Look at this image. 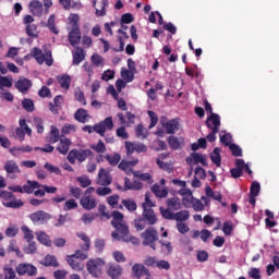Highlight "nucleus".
I'll use <instances>...</instances> for the list:
<instances>
[{"mask_svg": "<svg viewBox=\"0 0 279 279\" xmlns=\"http://www.w3.org/2000/svg\"><path fill=\"white\" fill-rule=\"evenodd\" d=\"M29 56L34 58L39 65H43L44 62L47 66H51L53 64L51 50H45L44 54L40 48H33L29 52Z\"/></svg>", "mask_w": 279, "mask_h": 279, "instance_id": "nucleus-1", "label": "nucleus"}, {"mask_svg": "<svg viewBox=\"0 0 279 279\" xmlns=\"http://www.w3.org/2000/svg\"><path fill=\"white\" fill-rule=\"evenodd\" d=\"M0 198L4 201H10L11 202H3L2 205L7 208H13V209H19L25 205V203L21 199H16V196L12 194L11 192L0 190Z\"/></svg>", "mask_w": 279, "mask_h": 279, "instance_id": "nucleus-2", "label": "nucleus"}, {"mask_svg": "<svg viewBox=\"0 0 279 279\" xmlns=\"http://www.w3.org/2000/svg\"><path fill=\"white\" fill-rule=\"evenodd\" d=\"M105 262L100 258L89 259L86 263L88 274L94 278H99L102 275Z\"/></svg>", "mask_w": 279, "mask_h": 279, "instance_id": "nucleus-3", "label": "nucleus"}, {"mask_svg": "<svg viewBox=\"0 0 279 279\" xmlns=\"http://www.w3.org/2000/svg\"><path fill=\"white\" fill-rule=\"evenodd\" d=\"M92 155L93 153L89 149H72L66 159L71 165H75L76 160L82 163Z\"/></svg>", "mask_w": 279, "mask_h": 279, "instance_id": "nucleus-4", "label": "nucleus"}, {"mask_svg": "<svg viewBox=\"0 0 279 279\" xmlns=\"http://www.w3.org/2000/svg\"><path fill=\"white\" fill-rule=\"evenodd\" d=\"M142 239H143V245L144 246H150L154 251H156V241H158V232L156 229L153 227L147 228L143 233H142Z\"/></svg>", "mask_w": 279, "mask_h": 279, "instance_id": "nucleus-5", "label": "nucleus"}, {"mask_svg": "<svg viewBox=\"0 0 279 279\" xmlns=\"http://www.w3.org/2000/svg\"><path fill=\"white\" fill-rule=\"evenodd\" d=\"M117 232H112V238L118 241L129 242L130 230L125 222L113 226Z\"/></svg>", "mask_w": 279, "mask_h": 279, "instance_id": "nucleus-6", "label": "nucleus"}, {"mask_svg": "<svg viewBox=\"0 0 279 279\" xmlns=\"http://www.w3.org/2000/svg\"><path fill=\"white\" fill-rule=\"evenodd\" d=\"M94 131L101 137H105L106 131H111L113 129V120L111 117L106 118L104 121L94 125Z\"/></svg>", "mask_w": 279, "mask_h": 279, "instance_id": "nucleus-7", "label": "nucleus"}, {"mask_svg": "<svg viewBox=\"0 0 279 279\" xmlns=\"http://www.w3.org/2000/svg\"><path fill=\"white\" fill-rule=\"evenodd\" d=\"M15 271L19 276L34 277L38 275V268L31 264H20L15 267Z\"/></svg>", "mask_w": 279, "mask_h": 279, "instance_id": "nucleus-8", "label": "nucleus"}, {"mask_svg": "<svg viewBox=\"0 0 279 279\" xmlns=\"http://www.w3.org/2000/svg\"><path fill=\"white\" fill-rule=\"evenodd\" d=\"M29 219L34 225H45L48 220L51 219V215L44 210H38L31 214Z\"/></svg>", "mask_w": 279, "mask_h": 279, "instance_id": "nucleus-9", "label": "nucleus"}, {"mask_svg": "<svg viewBox=\"0 0 279 279\" xmlns=\"http://www.w3.org/2000/svg\"><path fill=\"white\" fill-rule=\"evenodd\" d=\"M20 128L15 130V135L19 138L20 142L25 141V134L28 136H32V129L27 125V121L25 119L20 120Z\"/></svg>", "mask_w": 279, "mask_h": 279, "instance_id": "nucleus-10", "label": "nucleus"}, {"mask_svg": "<svg viewBox=\"0 0 279 279\" xmlns=\"http://www.w3.org/2000/svg\"><path fill=\"white\" fill-rule=\"evenodd\" d=\"M32 86H34V83L25 77H20L14 84V87L23 95H27L29 89H32Z\"/></svg>", "mask_w": 279, "mask_h": 279, "instance_id": "nucleus-11", "label": "nucleus"}, {"mask_svg": "<svg viewBox=\"0 0 279 279\" xmlns=\"http://www.w3.org/2000/svg\"><path fill=\"white\" fill-rule=\"evenodd\" d=\"M132 274L137 279H141L142 277H145V279H150L151 277L149 269L146 268L143 264H135L132 267Z\"/></svg>", "mask_w": 279, "mask_h": 279, "instance_id": "nucleus-12", "label": "nucleus"}, {"mask_svg": "<svg viewBox=\"0 0 279 279\" xmlns=\"http://www.w3.org/2000/svg\"><path fill=\"white\" fill-rule=\"evenodd\" d=\"M111 182H112V178L110 173L104 168H101L97 177V184L101 186H108L111 184Z\"/></svg>", "mask_w": 279, "mask_h": 279, "instance_id": "nucleus-13", "label": "nucleus"}, {"mask_svg": "<svg viewBox=\"0 0 279 279\" xmlns=\"http://www.w3.org/2000/svg\"><path fill=\"white\" fill-rule=\"evenodd\" d=\"M43 2L40 0H31L28 4L29 12L37 17H43Z\"/></svg>", "mask_w": 279, "mask_h": 279, "instance_id": "nucleus-14", "label": "nucleus"}, {"mask_svg": "<svg viewBox=\"0 0 279 279\" xmlns=\"http://www.w3.org/2000/svg\"><path fill=\"white\" fill-rule=\"evenodd\" d=\"M206 125L211 131L217 130L219 132L221 125L220 117L217 113H211L206 120Z\"/></svg>", "mask_w": 279, "mask_h": 279, "instance_id": "nucleus-15", "label": "nucleus"}, {"mask_svg": "<svg viewBox=\"0 0 279 279\" xmlns=\"http://www.w3.org/2000/svg\"><path fill=\"white\" fill-rule=\"evenodd\" d=\"M81 206L86 209V210H92L97 206V201L94 196L92 195H84L80 199Z\"/></svg>", "mask_w": 279, "mask_h": 279, "instance_id": "nucleus-16", "label": "nucleus"}, {"mask_svg": "<svg viewBox=\"0 0 279 279\" xmlns=\"http://www.w3.org/2000/svg\"><path fill=\"white\" fill-rule=\"evenodd\" d=\"M81 31L80 28H71L70 33H69V41L70 45L72 47H75L76 45H78L81 43Z\"/></svg>", "mask_w": 279, "mask_h": 279, "instance_id": "nucleus-17", "label": "nucleus"}, {"mask_svg": "<svg viewBox=\"0 0 279 279\" xmlns=\"http://www.w3.org/2000/svg\"><path fill=\"white\" fill-rule=\"evenodd\" d=\"M143 219L147 221L149 226H154L158 221L154 210L150 208L143 209Z\"/></svg>", "mask_w": 279, "mask_h": 279, "instance_id": "nucleus-18", "label": "nucleus"}, {"mask_svg": "<svg viewBox=\"0 0 279 279\" xmlns=\"http://www.w3.org/2000/svg\"><path fill=\"white\" fill-rule=\"evenodd\" d=\"M122 271L123 269L120 265L112 264L109 266L107 274L111 279H120Z\"/></svg>", "mask_w": 279, "mask_h": 279, "instance_id": "nucleus-19", "label": "nucleus"}, {"mask_svg": "<svg viewBox=\"0 0 279 279\" xmlns=\"http://www.w3.org/2000/svg\"><path fill=\"white\" fill-rule=\"evenodd\" d=\"M71 145H72V143H71V141L69 138H66V137L62 138L61 137L60 143H59V145L57 147V150L61 155L65 156L69 153V149H70Z\"/></svg>", "mask_w": 279, "mask_h": 279, "instance_id": "nucleus-20", "label": "nucleus"}, {"mask_svg": "<svg viewBox=\"0 0 279 279\" xmlns=\"http://www.w3.org/2000/svg\"><path fill=\"white\" fill-rule=\"evenodd\" d=\"M180 123L177 119H172L163 124L167 134H174L179 130Z\"/></svg>", "mask_w": 279, "mask_h": 279, "instance_id": "nucleus-21", "label": "nucleus"}, {"mask_svg": "<svg viewBox=\"0 0 279 279\" xmlns=\"http://www.w3.org/2000/svg\"><path fill=\"white\" fill-rule=\"evenodd\" d=\"M60 140H61V135H60L59 130L54 125H52L49 136L47 137V142L50 144H56V143L60 142Z\"/></svg>", "mask_w": 279, "mask_h": 279, "instance_id": "nucleus-22", "label": "nucleus"}, {"mask_svg": "<svg viewBox=\"0 0 279 279\" xmlns=\"http://www.w3.org/2000/svg\"><path fill=\"white\" fill-rule=\"evenodd\" d=\"M4 170L9 174L21 173V168L14 162V160H8L4 165Z\"/></svg>", "mask_w": 279, "mask_h": 279, "instance_id": "nucleus-23", "label": "nucleus"}, {"mask_svg": "<svg viewBox=\"0 0 279 279\" xmlns=\"http://www.w3.org/2000/svg\"><path fill=\"white\" fill-rule=\"evenodd\" d=\"M66 262L70 267L75 271H81L84 269V264L82 262L75 260V258L71 257V255L66 256Z\"/></svg>", "mask_w": 279, "mask_h": 279, "instance_id": "nucleus-24", "label": "nucleus"}, {"mask_svg": "<svg viewBox=\"0 0 279 279\" xmlns=\"http://www.w3.org/2000/svg\"><path fill=\"white\" fill-rule=\"evenodd\" d=\"M160 244V254L163 256H168L172 253L173 246L170 242H163V241H158Z\"/></svg>", "mask_w": 279, "mask_h": 279, "instance_id": "nucleus-25", "label": "nucleus"}, {"mask_svg": "<svg viewBox=\"0 0 279 279\" xmlns=\"http://www.w3.org/2000/svg\"><path fill=\"white\" fill-rule=\"evenodd\" d=\"M40 264L44 265L45 267H59L57 258L52 255H46Z\"/></svg>", "mask_w": 279, "mask_h": 279, "instance_id": "nucleus-26", "label": "nucleus"}, {"mask_svg": "<svg viewBox=\"0 0 279 279\" xmlns=\"http://www.w3.org/2000/svg\"><path fill=\"white\" fill-rule=\"evenodd\" d=\"M138 163V160L136 159V160H133V161H125V160H122L120 163H119V166H118V168L120 169V170H122V171H125V172H129V171H132V169H130V167H134V166H136Z\"/></svg>", "mask_w": 279, "mask_h": 279, "instance_id": "nucleus-27", "label": "nucleus"}, {"mask_svg": "<svg viewBox=\"0 0 279 279\" xmlns=\"http://www.w3.org/2000/svg\"><path fill=\"white\" fill-rule=\"evenodd\" d=\"M58 83L62 89L68 90L71 86V77L69 75L58 76Z\"/></svg>", "mask_w": 279, "mask_h": 279, "instance_id": "nucleus-28", "label": "nucleus"}, {"mask_svg": "<svg viewBox=\"0 0 279 279\" xmlns=\"http://www.w3.org/2000/svg\"><path fill=\"white\" fill-rule=\"evenodd\" d=\"M85 54L83 48H77L76 52L73 53V64L78 65L82 61H84Z\"/></svg>", "mask_w": 279, "mask_h": 279, "instance_id": "nucleus-29", "label": "nucleus"}, {"mask_svg": "<svg viewBox=\"0 0 279 279\" xmlns=\"http://www.w3.org/2000/svg\"><path fill=\"white\" fill-rule=\"evenodd\" d=\"M88 118V113L86 110L84 109H78L75 114H74V119L76 121H78L80 123H85L87 121Z\"/></svg>", "mask_w": 279, "mask_h": 279, "instance_id": "nucleus-30", "label": "nucleus"}, {"mask_svg": "<svg viewBox=\"0 0 279 279\" xmlns=\"http://www.w3.org/2000/svg\"><path fill=\"white\" fill-rule=\"evenodd\" d=\"M35 234L37 236V240L41 244H44L46 246H50L51 245V241H50L49 236L44 231L36 232Z\"/></svg>", "mask_w": 279, "mask_h": 279, "instance_id": "nucleus-31", "label": "nucleus"}, {"mask_svg": "<svg viewBox=\"0 0 279 279\" xmlns=\"http://www.w3.org/2000/svg\"><path fill=\"white\" fill-rule=\"evenodd\" d=\"M191 157H192L195 165L201 163L204 167L207 166L206 156L199 155L197 153H193V154H191Z\"/></svg>", "mask_w": 279, "mask_h": 279, "instance_id": "nucleus-32", "label": "nucleus"}, {"mask_svg": "<svg viewBox=\"0 0 279 279\" xmlns=\"http://www.w3.org/2000/svg\"><path fill=\"white\" fill-rule=\"evenodd\" d=\"M153 193L160 198H165L168 196V191L166 189H161L159 185L155 184L151 187Z\"/></svg>", "mask_w": 279, "mask_h": 279, "instance_id": "nucleus-33", "label": "nucleus"}, {"mask_svg": "<svg viewBox=\"0 0 279 279\" xmlns=\"http://www.w3.org/2000/svg\"><path fill=\"white\" fill-rule=\"evenodd\" d=\"M210 159L218 168L221 166L220 149L218 147L211 153Z\"/></svg>", "mask_w": 279, "mask_h": 279, "instance_id": "nucleus-34", "label": "nucleus"}, {"mask_svg": "<svg viewBox=\"0 0 279 279\" xmlns=\"http://www.w3.org/2000/svg\"><path fill=\"white\" fill-rule=\"evenodd\" d=\"M56 22V15H49V19H48V22H47V27L49 28V31L51 33H53L54 35H58L59 34V31L54 24Z\"/></svg>", "mask_w": 279, "mask_h": 279, "instance_id": "nucleus-35", "label": "nucleus"}, {"mask_svg": "<svg viewBox=\"0 0 279 279\" xmlns=\"http://www.w3.org/2000/svg\"><path fill=\"white\" fill-rule=\"evenodd\" d=\"M167 206L170 210H179L181 209V203L178 198H169L167 201Z\"/></svg>", "mask_w": 279, "mask_h": 279, "instance_id": "nucleus-36", "label": "nucleus"}, {"mask_svg": "<svg viewBox=\"0 0 279 279\" xmlns=\"http://www.w3.org/2000/svg\"><path fill=\"white\" fill-rule=\"evenodd\" d=\"M26 34L32 38L38 37V26L36 24L26 25Z\"/></svg>", "mask_w": 279, "mask_h": 279, "instance_id": "nucleus-37", "label": "nucleus"}, {"mask_svg": "<svg viewBox=\"0 0 279 279\" xmlns=\"http://www.w3.org/2000/svg\"><path fill=\"white\" fill-rule=\"evenodd\" d=\"M105 159L110 163V166L114 167L120 162L121 156L119 154H114L113 156L107 154Z\"/></svg>", "mask_w": 279, "mask_h": 279, "instance_id": "nucleus-38", "label": "nucleus"}, {"mask_svg": "<svg viewBox=\"0 0 279 279\" xmlns=\"http://www.w3.org/2000/svg\"><path fill=\"white\" fill-rule=\"evenodd\" d=\"M21 230L24 233V239L27 242H32L34 240V231H32L27 226H22Z\"/></svg>", "mask_w": 279, "mask_h": 279, "instance_id": "nucleus-39", "label": "nucleus"}, {"mask_svg": "<svg viewBox=\"0 0 279 279\" xmlns=\"http://www.w3.org/2000/svg\"><path fill=\"white\" fill-rule=\"evenodd\" d=\"M135 132H136L137 138L140 140H145L148 135L147 130L142 124H138L136 126Z\"/></svg>", "mask_w": 279, "mask_h": 279, "instance_id": "nucleus-40", "label": "nucleus"}, {"mask_svg": "<svg viewBox=\"0 0 279 279\" xmlns=\"http://www.w3.org/2000/svg\"><path fill=\"white\" fill-rule=\"evenodd\" d=\"M122 205L131 213L137 209V205L133 199H123Z\"/></svg>", "mask_w": 279, "mask_h": 279, "instance_id": "nucleus-41", "label": "nucleus"}, {"mask_svg": "<svg viewBox=\"0 0 279 279\" xmlns=\"http://www.w3.org/2000/svg\"><path fill=\"white\" fill-rule=\"evenodd\" d=\"M112 217H113V219L111 221L112 227L124 222L123 215L120 211L114 210L112 213Z\"/></svg>", "mask_w": 279, "mask_h": 279, "instance_id": "nucleus-42", "label": "nucleus"}, {"mask_svg": "<svg viewBox=\"0 0 279 279\" xmlns=\"http://www.w3.org/2000/svg\"><path fill=\"white\" fill-rule=\"evenodd\" d=\"M22 107L27 112H34L36 110V108L34 107V100L32 99H24L22 101Z\"/></svg>", "mask_w": 279, "mask_h": 279, "instance_id": "nucleus-43", "label": "nucleus"}, {"mask_svg": "<svg viewBox=\"0 0 279 279\" xmlns=\"http://www.w3.org/2000/svg\"><path fill=\"white\" fill-rule=\"evenodd\" d=\"M76 128L73 124H65L61 129V138H65V135H69L71 132H75Z\"/></svg>", "mask_w": 279, "mask_h": 279, "instance_id": "nucleus-44", "label": "nucleus"}, {"mask_svg": "<svg viewBox=\"0 0 279 279\" xmlns=\"http://www.w3.org/2000/svg\"><path fill=\"white\" fill-rule=\"evenodd\" d=\"M90 148L97 154H105L107 151V148L101 140H99L98 144L92 145Z\"/></svg>", "mask_w": 279, "mask_h": 279, "instance_id": "nucleus-45", "label": "nucleus"}, {"mask_svg": "<svg viewBox=\"0 0 279 279\" xmlns=\"http://www.w3.org/2000/svg\"><path fill=\"white\" fill-rule=\"evenodd\" d=\"M190 218V213L187 210H181L174 214V220L186 221Z\"/></svg>", "mask_w": 279, "mask_h": 279, "instance_id": "nucleus-46", "label": "nucleus"}, {"mask_svg": "<svg viewBox=\"0 0 279 279\" xmlns=\"http://www.w3.org/2000/svg\"><path fill=\"white\" fill-rule=\"evenodd\" d=\"M190 202L195 211H203L205 209V206L203 205V203L199 199L192 197L190 199Z\"/></svg>", "mask_w": 279, "mask_h": 279, "instance_id": "nucleus-47", "label": "nucleus"}, {"mask_svg": "<svg viewBox=\"0 0 279 279\" xmlns=\"http://www.w3.org/2000/svg\"><path fill=\"white\" fill-rule=\"evenodd\" d=\"M168 144H169L170 148L173 149V150H178L180 148L179 138L175 137V136H170L168 138Z\"/></svg>", "mask_w": 279, "mask_h": 279, "instance_id": "nucleus-48", "label": "nucleus"}, {"mask_svg": "<svg viewBox=\"0 0 279 279\" xmlns=\"http://www.w3.org/2000/svg\"><path fill=\"white\" fill-rule=\"evenodd\" d=\"M77 236L81 240H83L84 243H85L83 246H81L82 250L87 252L89 250V247H90V240H89V238L85 233H80V234H77Z\"/></svg>", "mask_w": 279, "mask_h": 279, "instance_id": "nucleus-49", "label": "nucleus"}, {"mask_svg": "<svg viewBox=\"0 0 279 279\" xmlns=\"http://www.w3.org/2000/svg\"><path fill=\"white\" fill-rule=\"evenodd\" d=\"M171 210L172 209H169V207L167 209L160 207V213L165 219L174 220L175 214H172Z\"/></svg>", "mask_w": 279, "mask_h": 279, "instance_id": "nucleus-50", "label": "nucleus"}, {"mask_svg": "<svg viewBox=\"0 0 279 279\" xmlns=\"http://www.w3.org/2000/svg\"><path fill=\"white\" fill-rule=\"evenodd\" d=\"M69 21L72 25L71 29H75V28H80V17L78 15H76V13H73L72 15H70Z\"/></svg>", "mask_w": 279, "mask_h": 279, "instance_id": "nucleus-51", "label": "nucleus"}, {"mask_svg": "<svg viewBox=\"0 0 279 279\" xmlns=\"http://www.w3.org/2000/svg\"><path fill=\"white\" fill-rule=\"evenodd\" d=\"M75 208H77V203L73 198H71L64 203L63 209L65 211H69V210L75 209Z\"/></svg>", "mask_w": 279, "mask_h": 279, "instance_id": "nucleus-52", "label": "nucleus"}, {"mask_svg": "<svg viewBox=\"0 0 279 279\" xmlns=\"http://www.w3.org/2000/svg\"><path fill=\"white\" fill-rule=\"evenodd\" d=\"M92 63L97 68L102 66L104 59L100 57V54H92Z\"/></svg>", "mask_w": 279, "mask_h": 279, "instance_id": "nucleus-53", "label": "nucleus"}, {"mask_svg": "<svg viewBox=\"0 0 279 279\" xmlns=\"http://www.w3.org/2000/svg\"><path fill=\"white\" fill-rule=\"evenodd\" d=\"M34 124H35V128L37 130V133L43 134V132H44V121H43V119L35 118L34 119Z\"/></svg>", "mask_w": 279, "mask_h": 279, "instance_id": "nucleus-54", "label": "nucleus"}, {"mask_svg": "<svg viewBox=\"0 0 279 279\" xmlns=\"http://www.w3.org/2000/svg\"><path fill=\"white\" fill-rule=\"evenodd\" d=\"M134 178L140 179L144 182H149L151 180V175L149 173H140V172H133Z\"/></svg>", "mask_w": 279, "mask_h": 279, "instance_id": "nucleus-55", "label": "nucleus"}, {"mask_svg": "<svg viewBox=\"0 0 279 279\" xmlns=\"http://www.w3.org/2000/svg\"><path fill=\"white\" fill-rule=\"evenodd\" d=\"M179 194H180L181 196H187V198H184L183 202H185V201L190 202V199H191L192 197H194L192 191L189 190V189H185V187H182V189L179 191Z\"/></svg>", "mask_w": 279, "mask_h": 279, "instance_id": "nucleus-56", "label": "nucleus"}, {"mask_svg": "<svg viewBox=\"0 0 279 279\" xmlns=\"http://www.w3.org/2000/svg\"><path fill=\"white\" fill-rule=\"evenodd\" d=\"M76 181L83 189L88 187L92 184V181L87 177H78Z\"/></svg>", "mask_w": 279, "mask_h": 279, "instance_id": "nucleus-57", "label": "nucleus"}, {"mask_svg": "<svg viewBox=\"0 0 279 279\" xmlns=\"http://www.w3.org/2000/svg\"><path fill=\"white\" fill-rule=\"evenodd\" d=\"M147 114L150 118L149 129H153L158 123V117H157V114L154 111H148Z\"/></svg>", "mask_w": 279, "mask_h": 279, "instance_id": "nucleus-58", "label": "nucleus"}, {"mask_svg": "<svg viewBox=\"0 0 279 279\" xmlns=\"http://www.w3.org/2000/svg\"><path fill=\"white\" fill-rule=\"evenodd\" d=\"M44 168L46 170H48L50 173H54L57 175L61 174V171H60V169L58 167H54V166H52V165H50L48 162L45 163Z\"/></svg>", "mask_w": 279, "mask_h": 279, "instance_id": "nucleus-59", "label": "nucleus"}, {"mask_svg": "<svg viewBox=\"0 0 279 279\" xmlns=\"http://www.w3.org/2000/svg\"><path fill=\"white\" fill-rule=\"evenodd\" d=\"M229 147H230V150L232 151L233 156H235V157H242L243 156L242 149L238 145L231 144Z\"/></svg>", "mask_w": 279, "mask_h": 279, "instance_id": "nucleus-60", "label": "nucleus"}, {"mask_svg": "<svg viewBox=\"0 0 279 279\" xmlns=\"http://www.w3.org/2000/svg\"><path fill=\"white\" fill-rule=\"evenodd\" d=\"M70 193L73 197H75L76 199H80L83 194V191L80 187L71 186Z\"/></svg>", "mask_w": 279, "mask_h": 279, "instance_id": "nucleus-61", "label": "nucleus"}, {"mask_svg": "<svg viewBox=\"0 0 279 279\" xmlns=\"http://www.w3.org/2000/svg\"><path fill=\"white\" fill-rule=\"evenodd\" d=\"M121 76L124 80H126L128 83H131L134 80V75H133L132 71L122 70L121 71Z\"/></svg>", "mask_w": 279, "mask_h": 279, "instance_id": "nucleus-62", "label": "nucleus"}, {"mask_svg": "<svg viewBox=\"0 0 279 279\" xmlns=\"http://www.w3.org/2000/svg\"><path fill=\"white\" fill-rule=\"evenodd\" d=\"M39 97L41 98H51V92L48 87L43 86L41 89L38 92Z\"/></svg>", "mask_w": 279, "mask_h": 279, "instance_id": "nucleus-63", "label": "nucleus"}, {"mask_svg": "<svg viewBox=\"0 0 279 279\" xmlns=\"http://www.w3.org/2000/svg\"><path fill=\"white\" fill-rule=\"evenodd\" d=\"M208 253L206 251H197V260L204 263L208 260Z\"/></svg>", "mask_w": 279, "mask_h": 279, "instance_id": "nucleus-64", "label": "nucleus"}]
</instances>
